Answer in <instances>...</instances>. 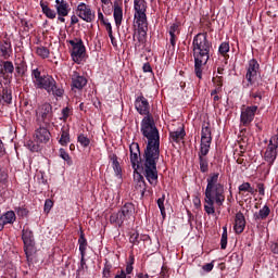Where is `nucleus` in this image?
Segmentation results:
<instances>
[{
	"label": "nucleus",
	"mask_w": 278,
	"mask_h": 278,
	"mask_svg": "<svg viewBox=\"0 0 278 278\" xmlns=\"http://www.w3.org/2000/svg\"><path fill=\"white\" fill-rule=\"evenodd\" d=\"M8 181V172L0 169V184Z\"/></svg>",
	"instance_id": "nucleus-48"
},
{
	"label": "nucleus",
	"mask_w": 278,
	"mask_h": 278,
	"mask_svg": "<svg viewBox=\"0 0 278 278\" xmlns=\"http://www.w3.org/2000/svg\"><path fill=\"white\" fill-rule=\"evenodd\" d=\"M256 112H257V105H252V106L242 109L241 116H240L241 125H243V127H249V125H251L255 119Z\"/></svg>",
	"instance_id": "nucleus-13"
},
{
	"label": "nucleus",
	"mask_w": 278,
	"mask_h": 278,
	"mask_svg": "<svg viewBox=\"0 0 278 278\" xmlns=\"http://www.w3.org/2000/svg\"><path fill=\"white\" fill-rule=\"evenodd\" d=\"M0 155H5V147L3 146V141L0 139Z\"/></svg>",
	"instance_id": "nucleus-59"
},
{
	"label": "nucleus",
	"mask_w": 278,
	"mask_h": 278,
	"mask_svg": "<svg viewBox=\"0 0 278 278\" xmlns=\"http://www.w3.org/2000/svg\"><path fill=\"white\" fill-rule=\"evenodd\" d=\"M142 68H143V73H151L152 71L151 64L149 63H144Z\"/></svg>",
	"instance_id": "nucleus-55"
},
{
	"label": "nucleus",
	"mask_w": 278,
	"mask_h": 278,
	"mask_svg": "<svg viewBox=\"0 0 278 278\" xmlns=\"http://www.w3.org/2000/svg\"><path fill=\"white\" fill-rule=\"evenodd\" d=\"M1 100L4 101L8 105L12 103V89L5 87L2 89Z\"/></svg>",
	"instance_id": "nucleus-36"
},
{
	"label": "nucleus",
	"mask_w": 278,
	"mask_h": 278,
	"mask_svg": "<svg viewBox=\"0 0 278 278\" xmlns=\"http://www.w3.org/2000/svg\"><path fill=\"white\" fill-rule=\"evenodd\" d=\"M35 112L38 125H49L53 121V106L48 102L39 105Z\"/></svg>",
	"instance_id": "nucleus-7"
},
{
	"label": "nucleus",
	"mask_w": 278,
	"mask_h": 278,
	"mask_svg": "<svg viewBox=\"0 0 278 278\" xmlns=\"http://www.w3.org/2000/svg\"><path fill=\"white\" fill-rule=\"evenodd\" d=\"M98 20L100 23L104 24L108 20L103 16V13L101 11L98 12Z\"/></svg>",
	"instance_id": "nucleus-56"
},
{
	"label": "nucleus",
	"mask_w": 278,
	"mask_h": 278,
	"mask_svg": "<svg viewBox=\"0 0 278 278\" xmlns=\"http://www.w3.org/2000/svg\"><path fill=\"white\" fill-rule=\"evenodd\" d=\"M55 9L59 14V16H68V2L64 0H55Z\"/></svg>",
	"instance_id": "nucleus-25"
},
{
	"label": "nucleus",
	"mask_w": 278,
	"mask_h": 278,
	"mask_svg": "<svg viewBox=\"0 0 278 278\" xmlns=\"http://www.w3.org/2000/svg\"><path fill=\"white\" fill-rule=\"evenodd\" d=\"M202 269L205 273H212V270H214V263H207V264L203 265Z\"/></svg>",
	"instance_id": "nucleus-50"
},
{
	"label": "nucleus",
	"mask_w": 278,
	"mask_h": 278,
	"mask_svg": "<svg viewBox=\"0 0 278 278\" xmlns=\"http://www.w3.org/2000/svg\"><path fill=\"white\" fill-rule=\"evenodd\" d=\"M220 249H227V226L223 227V233L220 239Z\"/></svg>",
	"instance_id": "nucleus-40"
},
{
	"label": "nucleus",
	"mask_w": 278,
	"mask_h": 278,
	"mask_svg": "<svg viewBox=\"0 0 278 278\" xmlns=\"http://www.w3.org/2000/svg\"><path fill=\"white\" fill-rule=\"evenodd\" d=\"M86 84H88V79H86V77L79 75L77 72H73L72 89L76 88V90H83Z\"/></svg>",
	"instance_id": "nucleus-20"
},
{
	"label": "nucleus",
	"mask_w": 278,
	"mask_h": 278,
	"mask_svg": "<svg viewBox=\"0 0 278 278\" xmlns=\"http://www.w3.org/2000/svg\"><path fill=\"white\" fill-rule=\"evenodd\" d=\"M0 52L2 53V58H10L12 53V43L10 41H4L2 46H0Z\"/></svg>",
	"instance_id": "nucleus-35"
},
{
	"label": "nucleus",
	"mask_w": 278,
	"mask_h": 278,
	"mask_svg": "<svg viewBox=\"0 0 278 278\" xmlns=\"http://www.w3.org/2000/svg\"><path fill=\"white\" fill-rule=\"evenodd\" d=\"M134 256H129V262L126 265V274L131 275L134 273Z\"/></svg>",
	"instance_id": "nucleus-44"
},
{
	"label": "nucleus",
	"mask_w": 278,
	"mask_h": 278,
	"mask_svg": "<svg viewBox=\"0 0 278 278\" xmlns=\"http://www.w3.org/2000/svg\"><path fill=\"white\" fill-rule=\"evenodd\" d=\"M113 16H114L116 27H121L123 23V8L118 5V2H114Z\"/></svg>",
	"instance_id": "nucleus-28"
},
{
	"label": "nucleus",
	"mask_w": 278,
	"mask_h": 278,
	"mask_svg": "<svg viewBox=\"0 0 278 278\" xmlns=\"http://www.w3.org/2000/svg\"><path fill=\"white\" fill-rule=\"evenodd\" d=\"M193 204L195 205L197 208L201 207V199L198 197L193 199Z\"/></svg>",
	"instance_id": "nucleus-58"
},
{
	"label": "nucleus",
	"mask_w": 278,
	"mask_h": 278,
	"mask_svg": "<svg viewBox=\"0 0 278 278\" xmlns=\"http://www.w3.org/2000/svg\"><path fill=\"white\" fill-rule=\"evenodd\" d=\"M136 214V206L131 202L125 203L118 212L111 214L110 223L116 227H123L125 220H131Z\"/></svg>",
	"instance_id": "nucleus-5"
},
{
	"label": "nucleus",
	"mask_w": 278,
	"mask_h": 278,
	"mask_svg": "<svg viewBox=\"0 0 278 278\" xmlns=\"http://www.w3.org/2000/svg\"><path fill=\"white\" fill-rule=\"evenodd\" d=\"M36 53L37 55H39V58H42V60H47V58H49L51 52L47 47L39 46L36 48Z\"/></svg>",
	"instance_id": "nucleus-37"
},
{
	"label": "nucleus",
	"mask_w": 278,
	"mask_h": 278,
	"mask_svg": "<svg viewBox=\"0 0 278 278\" xmlns=\"http://www.w3.org/2000/svg\"><path fill=\"white\" fill-rule=\"evenodd\" d=\"M130 162L135 172L140 168V146L138 143H131L129 147Z\"/></svg>",
	"instance_id": "nucleus-16"
},
{
	"label": "nucleus",
	"mask_w": 278,
	"mask_h": 278,
	"mask_svg": "<svg viewBox=\"0 0 278 278\" xmlns=\"http://www.w3.org/2000/svg\"><path fill=\"white\" fill-rule=\"evenodd\" d=\"M22 240L24 243V251L27 260L34 255L36 251V241L34 240V232L29 228H23L22 230Z\"/></svg>",
	"instance_id": "nucleus-9"
},
{
	"label": "nucleus",
	"mask_w": 278,
	"mask_h": 278,
	"mask_svg": "<svg viewBox=\"0 0 278 278\" xmlns=\"http://www.w3.org/2000/svg\"><path fill=\"white\" fill-rule=\"evenodd\" d=\"M141 134L147 139V147L141 161L143 175L150 186H157V162L160 161V130L151 115L141 121Z\"/></svg>",
	"instance_id": "nucleus-1"
},
{
	"label": "nucleus",
	"mask_w": 278,
	"mask_h": 278,
	"mask_svg": "<svg viewBox=\"0 0 278 278\" xmlns=\"http://www.w3.org/2000/svg\"><path fill=\"white\" fill-rule=\"evenodd\" d=\"M207 153H210V150L200 149L198 152L201 173H207V170H210V165L206 157Z\"/></svg>",
	"instance_id": "nucleus-23"
},
{
	"label": "nucleus",
	"mask_w": 278,
	"mask_h": 278,
	"mask_svg": "<svg viewBox=\"0 0 278 278\" xmlns=\"http://www.w3.org/2000/svg\"><path fill=\"white\" fill-rule=\"evenodd\" d=\"M113 47H116V39L114 38V35L111 33V36H109Z\"/></svg>",
	"instance_id": "nucleus-62"
},
{
	"label": "nucleus",
	"mask_w": 278,
	"mask_h": 278,
	"mask_svg": "<svg viewBox=\"0 0 278 278\" xmlns=\"http://www.w3.org/2000/svg\"><path fill=\"white\" fill-rule=\"evenodd\" d=\"M105 26V29L109 34V36H112V24L110 22H108V20L102 24Z\"/></svg>",
	"instance_id": "nucleus-51"
},
{
	"label": "nucleus",
	"mask_w": 278,
	"mask_h": 278,
	"mask_svg": "<svg viewBox=\"0 0 278 278\" xmlns=\"http://www.w3.org/2000/svg\"><path fill=\"white\" fill-rule=\"evenodd\" d=\"M138 278H149V275H147V274H139Z\"/></svg>",
	"instance_id": "nucleus-64"
},
{
	"label": "nucleus",
	"mask_w": 278,
	"mask_h": 278,
	"mask_svg": "<svg viewBox=\"0 0 278 278\" xmlns=\"http://www.w3.org/2000/svg\"><path fill=\"white\" fill-rule=\"evenodd\" d=\"M51 207H53V201L47 199L45 202V212H51Z\"/></svg>",
	"instance_id": "nucleus-49"
},
{
	"label": "nucleus",
	"mask_w": 278,
	"mask_h": 278,
	"mask_svg": "<svg viewBox=\"0 0 278 278\" xmlns=\"http://www.w3.org/2000/svg\"><path fill=\"white\" fill-rule=\"evenodd\" d=\"M72 47L71 56L73 62L76 64H81L86 55V46H84V41L79 38H75L68 41Z\"/></svg>",
	"instance_id": "nucleus-8"
},
{
	"label": "nucleus",
	"mask_w": 278,
	"mask_h": 278,
	"mask_svg": "<svg viewBox=\"0 0 278 278\" xmlns=\"http://www.w3.org/2000/svg\"><path fill=\"white\" fill-rule=\"evenodd\" d=\"M166 197L162 195V198H159L156 203L159 205L160 212L162 214V216H166V207H164V201H165Z\"/></svg>",
	"instance_id": "nucleus-41"
},
{
	"label": "nucleus",
	"mask_w": 278,
	"mask_h": 278,
	"mask_svg": "<svg viewBox=\"0 0 278 278\" xmlns=\"http://www.w3.org/2000/svg\"><path fill=\"white\" fill-rule=\"evenodd\" d=\"M245 227H247V219L244 218V214H242L241 212L237 213L235 216V225H233L235 232L242 233Z\"/></svg>",
	"instance_id": "nucleus-22"
},
{
	"label": "nucleus",
	"mask_w": 278,
	"mask_h": 278,
	"mask_svg": "<svg viewBox=\"0 0 278 278\" xmlns=\"http://www.w3.org/2000/svg\"><path fill=\"white\" fill-rule=\"evenodd\" d=\"M225 204V184L220 180L219 173H212L206 178V188L204 191V212L207 216H214L216 208Z\"/></svg>",
	"instance_id": "nucleus-2"
},
{
	"label": "nucleus",
	"mask_w": 278,
	"mask_h": 278,
	"mask_svg": "<svg viewBox=\"0 0 278 278\" xmlns=\"http://www.w3.org/2000/svg\"><path fill=\"white\" fill-rule=\"evenodd\" d=\"M213 84L218 90H223V76L213 77Z\"/></svg>",
	"instance_id": "nucleus-43"
},
{
	"label": "nucleus",
	"mask_w": 278,
	"mask_h": 278,
	"mask_svg": "<svg viewBox=\"0 0 278 278\" xmlns=\"http://www.w3.org/2000/svg\"><path fill=\"white\" fill-rule=\"evenodd\" d=\"M111 270H112V265L105 264L102 273L103 277H106V278L110 277Z\"/></svg>",
	"instance_id": "nucleus-47"
},
{
	"label": "nucleus",
	"mask_w": 278,
	"mask_h": 278,
	"mask_svg": "<svg viewBox=\"0 0 278 278\" xmlns=\"http://www.w3.org/2000/svg\"><path fill=\"white\" fill-rule=\"evenodd\" d=\"M110 160L112 162V167L114 169L115 175H121L123 173V169L121 168V163L118 162V156L116 154L110 155Z\"/></svg>",
	"instance_id": "nucleus-33"
},
{
	"label": "nucleus",
	"mask_w": 278,
	"mask_h": 278,
	"mask_svg": "<svg viewBox=\"0 0 278 278\" xmlns=\"http://www.w3.org/2000/svg\"><path fill=\"white\" fill-rule=\"evenodd\" d=\"M240 197H244V192H249V194L255 195L256 190L251 187L250 182H243L238 187Z\"/></svg>",
	"instance_id": "nucleus-29"
},
{
	"label": "nucleus",
	"mask_w": 278,
	"mask_h": 278,
	"mask_svg": "<svg viewBox=\"0 0 278 278\" xmlns=\"http://www.w3.org/2000/svg\"><path fill=\"white\" fill-rule=\"evenodd\" d=\"M277 149H278V135H275L270 138L269 143L264 153V160L268 163L269 166L275 164L277 160Z\"/></svg>",
	"instance_id": "nucleus-10"
},
{
	"label": "nucleus",
	"mask_w": 278,
	"mask_h": 278,
	"mask_svg": "<svg viewBox=\"0 0 278 278\" xmlns=\"http://www.w3.org/2000/svg\"><path fill=\"white\" fill-rule=\"evenodd\" d=\"M77 23H79V17H77V15H72L71 16V25H77Z\"/></svg>",
	"instance_id": "nucleus-53"
},
{
	"label": "nucleus",
	"mask_w": 278,
	"mask_h": 278,
	"mask_svg": "<svg viewBox=\"0 0 278 278\" xmlns=\"http://www.w3.org/2000/svg\"><path fill=\"white\" fill-rule=\"evenodd\" d=\"M48 94H53V97H64V88L59 86L58 81L54 80L53 85L48 91Z\"/></svg>",
	"instance_id": "nucleus-30"
},
{
	"label": "nucleus",
	"mask_w": 278,
	"mask_h": 278,
	"mask_svg": "<svg viewBox=\"0 0 278 278\" xmlns=\"http://www.w3.org/2000/svg\"><path fill=\"white\" fill-rule=\"evenodd\" d=\"M76 16H78V18H81V21H85V23H92L96 18V14L92 8L84 2H80L77 5Z\"/></svg>",
	"instance_id": "nucleus-11"
},
{
	"label": "nucleus",
	"mask_w": 278,
	"mask_h": 278,
	"mask_svg": "<svg viewBox=\"0 0 278 278\" xmlns=\"http://www.w3.org/2000/svg\"><path fill=\"white\" fill-rule=\"evenodd\" d=\"M270 251H271V253H275L277 255L278 254V244L277 243H271L270 244Z\"/></svg>",
	"instance_id": "nucleus-54"
},
{
	"label": "nucleus",
	"mask_w": 278,
	"mask_h": 278,
	"mask_svg": "<svg viewBox=\"0 0 278 278\" xmlns=\"http://www.w3.org/2000/svg\"><path fill=\"white\" fill-rule=\"evenodd\" d=\"M192 51L194 60V73L199 79L203 77V66L210 60L212 53V43L207 39V33H199L193 37Z\"/></svg>",
	"instance_id": "nucleus-3"
},
{
	"label": "nucleus",
	"mask_w": 278,
	"mask_h": 278,
	"mask_svg": "<svg viewBox=\"0 0 278 278\" xmlns=\"http://www.w3.org/2000/svg\"><path fill=\"white\" fill-rule=\"evenodd\" d=\"M71 116V109L68 106L64 108L62 110V121H66V118H68Z\"/></svg>",
	"instance_id": "nucleus-46"
},
{
	"label": "nucleus",
	"mask_w": 278,
	"mask_h": 278,
	"mask_svg": "<svg viewBox=\"0 0 278 278\" xmlns=\"http://www.w3.org/2000/svg\"><path fill=\"white\" fill-rule=\"evenodd\" d=\"M79 144L84 147V149L90 147V138H88L86 135L80 134L77 138Z\"/></svg>",
	"instance_id": "nucleus-39"
},
{
	"label": "nucleus",
	"mask_w": 278,
	"mask_h": 278,
	"mask_svg": "<svg viewBox=\"0 0 278 278\" xmlns=\"http://www.w3.org/2000/svg\"><path fill=\"white\" fill-rule=\"evenodd\" d=\"M31 79L36 88L46 90V92H48L55 83V78H53V76H42L38 68L31 71Z\"/></svg>",
	"instance_id": "nucleus-6"
},
{
	"label": "nucleus",
	"mask_w": 278,
	"mask_h": 278,
	"mask_svg": "<svg viewBox=\"0 0 278 278\" xmlns=\"http://www.w3.org/2000/svg\"><path fill=\"white\" fill-rule=\"evenodd\" d=\"M257 71H260V63H257V60H250L248 65V72L245 74V79L248 80V84L244 85L243 88H249V86H253L255 77H257Z\"/></svg>",
	"instance_id": "nucleus-12"
},
{
	"label": "nucleus",
	"mask_w": 278,
	"mask_h": 278,
	"mask_svg": "<svg viewBox=\"0 0 278 278\" xmlns=\"http://www.w3.org/2000/svg\"><path fill=\"white\" fill-rule=\"evenodd\" d=\"M219 53L220 55H227V53H229V45L227 42H223L219 46Z\"/></svg>",
	"instance_id": "nucleus-45"
},
{
	"label": "nucleus",
	"mask_w": 278,
	"mask_h": 278,
	"mask_svg": "<svg viewBox=\"0 0 278 278\" xmlns=\"http://www.w3.org/2000/svg\"><path fill=\"white\" fill-rule=\"evenodd\" d=\"M134 181H135V190L137 194H140L142 199L144 197V192H147V182L144 181V176L138 172H135Z\"/></svg>",
	"instance_id": "nucleus-17"
},
{
	"label": "nucleus",
	"mask_w": 278,
	"mask_h": 278,
	"mask_svg": "<svg viewBox=\"0 0 278 278\" xmlns=\"http://www.w3.org/2000/svg\"><path fill=\"white\" fill-rule=\"evenodd\" d=\"M40 147L38 144H34L30 148V151H39Z\"/></svg>",
	"instance_id": "nucleus-63"
},
{
	"label": "nucleus",
	"mask_w": 278,
	"mask_h": 278,
	"mask_svg": "<svg viewBox=\"0 0 278 278\" xmlns=\"http://www.w3.org/2000/svg\"><path fill=\"white\" fill-rule=\"evenodd\" d=\"M59 142H60V144H62V147H66V144H68V142H71V135H68L67 130H62L61 138H60Z\"/></svg>",
	"instance_id": "nucleus-38"
},
{
	"label": "nucleus",
	"mask_w": 278,
	"mask_h": 278,
	"mask_svg": "<svg viewBox=\"0 0 278 278\" xmlns=\"http://www.w3.org/2000/svg\"><path fill=\"white\" fill-rule=\"evenodd\" d=\"M134 24L137 27V34L135 33L134 38L138 42H144L147 31H149V22L147 21V1L146 0H134Z\"/></svg>",
	"instance_id": "nucleus-4"
},
{
	"label": "nucleus",
	"mask_w": 278,
	"mask_h": 278,
	"mask_svg": "<svg viewBox=\"0 0 278 278\" xmlns=\"http://www.w3.org/2000/svg\"><path fill=\"white\" fill-rule=\"evenodd\" d=\"M59 153L60 157L64 160V162H67V164H73V161H71V155L68 154V152H66V150H64V148H61L59 150Z\"/></svg>",
	"instance_id": "nucleus-42"
},
{
	"label": "nucleus",
	"mask_w": 278,
	"mask_h": 278,
	"mask_svg": "<svg viewBox=\"0 0 278 278\" xmlns=\"http://www.w3.org/2000/svg\"><path fill=\"white\" fill-rule=\"evenodd\" d=\"M149 240V236L148 235H140L138 233V231H132L130 232V237H129V242L131 244H135L136 247H138V244H140V242H144Z\"/></svg>",
	"instance_id": "nucleus-27"
},
{
	"label": "nucleus",
	"mask_w": 278,
	"mask_h": 278,
	"mask_svg": "<svg viewBox=\"0 0 278 278\" xmlns=\"http://www.w3.org/2000/svg\"><path fill=\"white\" fill-rule=\"evenodd\" d=\"M16 220V213L14 211H8L0 216V231H3L5 225H13Z\"/></svg>",
	"instance_id": "nucleus-21"
},
{
	"label": "nucleus",
	"mask_w": 278,
	"mask_h": 278,
	"mask_svg": "<svg viewBox=\"0 0 278 278\" xmlns=\"http://www.w3.org/2000/svg\"><path fill=\"white\" fill-rule=\"evenodd\" d=\"M253 99H258L260 101H262V93L256 92V93H252Z\"/></svg>",
	"instance_id": "nucleus-61"
},
{
	"label": "nucleus",
	"mask_w": 278,
	"mask_h": 278,
	"mask_svg": "<svg viewBox=\"0 0 278 278\" xmlns=\"http://www.w3.org/2000/svg\"><path fill=\"white\" fill-rule=\"evenodd\" d=\"M16 73H18V75H25V64L16 66Z\"/></svg>",
	"instance_id": "nucleus-52"
},
{
	"label": "nucleus",
	"mask_w": 278,
	"mask_h": 278,
	"mask_svg": "<svg viewBox=\"0 0 278 278\" xmlns=\"http://www.w3.org/2000/svg\"><path fill=\"white\" fill-rule=\"evenodd\" d=\"M270 216V207L268 205H264L258 212L253 214L254 220H266Z\"/></svg>",
	"instance_id": "nucleus-26"
},
{
	"label": "nucleus",
	"mask_w": 278,
	"mask_h": 278,
	"mask_svg": "<svg viewBox=\"0 0 278 278\" xmlns=\"http://www.w3.org/2000/svg\"><path fill=\"white\" fill-rule=\"evenodd\" d=\"M135 108L142 116H149V100L144 96H139L135 101Z\"/></svg>",
	"instance_id": "nucleus-18"
},
{
	"label": "nucleus",
	"mask_w": 278,
	"mask_h": 278,
	"mask_svg": "<svg viewBox=\"0 0 278 278\" xmlns=\"http://www.w3.org/2000/svg\"><path fill=\"white\" fill-rule=\"evenodd\" d=\"M79 244V252L81 254V260H84L86 255V249L88 248V241L86 240V237H84V233L80 235L78 239Z\"/></svg>",
	"instance_id": "nucleus-34"
},
{
	"label": "nucleus",
	"mask_w": 278,
	"mask_h": 278,
	"mask_svg": "<svg viewBox=\"0 0 278 278\" xmlns=\"http://www.w3.org/2000/svg\"><path fill=\"white\" fill-rule=\"evenodd\" d=\"M184 138H186V129H184V127H179L177 130L169 132L170 142H176L179 144V141L184 140Z\"/></svg>",
	"instance_id": "nucleus-24"
},
{
	"label": "nucleus",
	"mask_w": 278,
	"mask_h": 278,
	"mask_svg": "<svg viewBox=\"0 0 278 278\" xmlns=\"http://www.w3.org/2000/svg\"><path fill=\"white\" fill-rule=\"evenodd\" d=\"M40 7L43 12V14L47 16V18H55L56 13L55 11L51 10L47 2L40 1Z\"/></svg>",
	"instance_id": "nucleus-32"
},
{
	"label": "nucleus",
	"mask_w": 278,
	"mask_h": 278,
	"mask_svg": "<svg viewBox=\"0 0 278 278\" xmlns=\"http://www.w3.org/2000/svg\"><path fill=\"white\" fill-rule=\"evenodd\" d=\"M12 75V73H14V63H12L11 61H4L3 62V67L0 71V76L1 77H5V74Z\"/></svg>",
	"instance_id": "nucleus-31"
},
{
	"label": "nucleus",
	"mask_w": 278,
	"mask_h": 278,
	"mask_svg": "<svg viewBox=\"0 0 278 278\" xmlns=\"http://www.w3.org/2000/svg\"><path fill=\"white\" fill-rule=\"evenodd\" d=\"M212 147V129L210 124L203 125L201 130L200 149L210 151Z\"/></svg>",
	"instance_id": "nucleus-15"
},
{
	"label": "nucleus",
	"mask_w": 278,
	"mask_h": 278,
	"mask_svg": "<svg viewBox=\"0 0 278 278\" xmlns=\"http://www.w3.org/2000/svg\"><path fill=\"white\" fill-rule=\"evenodd\" d=\"M220 90H223V89H218V87H215V90H213V91L211 92V96H212V97H216V96L218 94V92H220Z\"/></svg>",
	"instance_id": "nucleus-60"
},
{
	"label": "nucleus",
	"mask_w": 278,
	"mask_h": 278,
	"mask_svg": "<svg viewBox=\"0 0 278 278\" xmlns=\"http://www.w3.org/2000/svg\"><path fill=\"white\" fill-rule=\"evenodd\" d=\"M114 278H127V274L122 269Z\"/></svg>",
	"instance_id": "nucleus-57"
},
{
	"label": "nucleus",
	"mask_w": 278,
	"mask_h": 278,
	"mask_svg": "<svg viewBox=\"0 0 278 278\" xmlns=\"http://www.w3.org/2000/svg\"><path fill=\"white\" fill-rule=\"evenodd\" d=\"M35 140L38 144H47L51 140V132L46 127H39L35 131Z\"/></svg>",
	"instance_id": "nucleus-19"
},
{
	"label": "nucleus",
	"mask_w": 278,
	"mask_h": 278,
	"mask_svg": "<svg viewBox=\"0 0 278 278\" xmlns=\"http://www.w3.org/2000/svg\"><path fill=\"white\" fill-rule=\"evenodd\" d=\"M169 34V47L167 53H175V47H177V40H179V34L181 30L179 29V24H172L168 28Z\"/></svg>",
	"instance_id": "nucleus-14"
}]
</instances>
